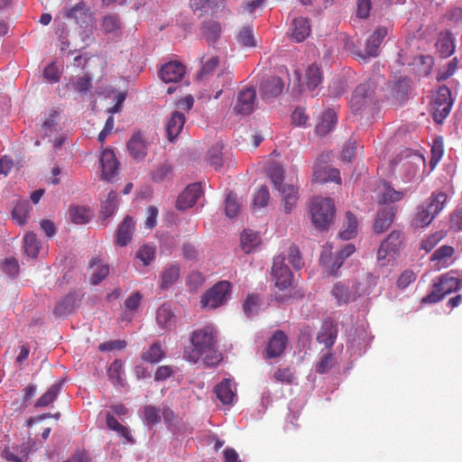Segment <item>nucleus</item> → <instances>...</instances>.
Segmentation results:
<instances>
[{
  "instance_id": "5fc2aeb1",
  "label": "nucleus",
  "mask_w": 462,
  "mask_h": 462,
  "mask_svg": "<svg viewBox=\"0 0 462 462\" xmlns=\"http://www.w3.org/2000/svg\"><path fill=\"white\" fill-rule=\"evenodd\" d=\"M240 209V203L236 195L229 192L225 199V212L228 217H234L237 215Z\"/></svg>"
},
{
  "instance_id": "6e6d98bb",
  "label": "nucleus",
  "mask_w": 462,
  "mask_h": 462,
  "mask_svg": "<svg viewBox=\"0 0 462 462\" xmlns=\"http://www.w3.org/2000/svg\"><path fill=\"white\" fill-rule=\"evenodd\" d=\"M268 175L272 180L273 188L280 190L284 185H282L284 180V170L280 165H274L269 169Z\"/></svg>"
},
{
  "instance_id": "8fccbe9b",
  "label": "nucleus",
  "mask_w": 462,
  "mask_h": 462,
  "mask_svg": "<svg viewBox=\"0 0 462 462\" xmlns=\"http://www.w3.org/2000/svg\"><path fill=\"white\" fill-rule=\"evenodd\" d=\"M61 387L60 383L52 384L36 402V407H45L51 404L58 396Z\"/></svg>"
},
{
  "instance_id": "864d4df0",
  "label": "nucleus",
  "mask_w": 462,
  "mask_h": 462,
  "mask_svg": "<svg viewBox=\"0 0 462 462\" xmlns=\"http://www.w3.org/2000/svg\"><path fill=\"white\" fill-rule=\"evenodd\" d=\"M430 152L431 157L430 160V164L431 168H434L441 160L444 153L443 140L441 137L436 138L433 141Z\"/></svg>"
},
{
  "instance_id": "79ce46f5",
  "label": "nucleus",
  "mask_w": 462,
  "mask_h": 462,
  "mask_svg": "<svg viewBox=\"0 0 462 462\" xmlns=\"http://www.w3.org/2000/svg\"><path fill=\"white\" fill-rule=\"evenodd\" d=\"M165 354L160 342H153L149 348L142 354V358L151 364L159 363Z\"/></svg>"
},
{
  "instance_id": "13d9d810",
  "label": "nucleus",
  "mask_w": 462,
  "mask_h": 462,
  "mask_svg": "<svg viewBox=\"0 0 462 462\" xmlns=\"http://www.w3.org/2000/svg\"><path fill=\"white\" fill-rule=\"evenodd\" d=\"M260 307L259 297L255 294H249L244 304L243 309L247 317H253L258 312Z\"/></svg>"
},
{
  "instance_id": "f8f14e48",
  "label": "nucleus",
  "mask_w": 462,
  "mask_h": 462,
  "mask_svg": "<svg viewBox=\"0 0 462 462\" xmlns=\"http://www.w3.org/2000/svg\"><path fill=\"white\" fill-rule=\"evenodd\" d=\"M99 162L101 168V178L106 181L112 180L119 167V162L117 161L114 151L108 148L105 149L100 155Z\"/></svg>"
},
{
  "instance_id": "37998d69",
  "label": "nucleus",
  "mask_w": 462,
  "mask_h": 462,
  "mask_svg": "<svg viewBox=\"0 0 462 462\" xmlns=\"http://www.w3.org/2000/svg\"><path fill=\"white\" fill-rule=\"evenodd\" d=\"M447 199L448 196L445 192L434 191L424 203L432 209L433 213L439 214L443 209L447 202Z\"/></svg>"
},
{
  "instance_id": "f03ea898",
  "label": "nucleus",
  "mask_w": 462,
  "mask_h": 462,
  "mask_svg": "<svg viewBox=\"0 0 462 462\" xmlns=\"http://www.w3.org/2000/svg\"><path fill=\"white\" fill-rule=\"evenodd\" d=\"M374 83L371 79L360 83L354 90L349 106L354 115L364 116L372 115L377 108V103L374 97Z\"/></svg>"
},
{
  "instance_id": "393cba45",
  "label": "nucleus",
  "mask_w": 462,
  "mask_h": 462,
  "mask_svg": "<svg viewBox=\"0 0 462 462\" xmlns=\"http://www.w3.org/2000/svg\"><path fill=\"white\" fill-rule=\"evenodd\" d=\"M282 195V206L285 213L289 214L296 207L299 196L298 189L293 185H284L279 190Z\"/></svg>"
},
{
  "instance_id": "c9c22d12",
  "label": "nucleus",
  "mask_w": 462,
  "mask_h": 462,
  "mask_svg": "<svg viewBox=\"0 0 462 462\" xmlns=\"http://www.w3.org/2000/svg\"><path fill=\"white\" fill-rule=\"evenodd\" d=\"M331 294L337 300L338 305L347 304L351 300H355L353 291H349V288L342 282H337L333 286Z\"/></svg>"
},
{
  "instance_id": "3c124183",
  "label": "nucleus",
  "mask_w": 462,
  "mask_h": 462,
  "mask_svg": "<svg viewBox=\"0 0 462 462\" xmlns=\"http://www.w3.org/2000/svg\"><path fill=\"white\" fill-rule=\"evenodd\" d=\"M71 220L78 225L86 224L90 219V212L84 207L74 206L69 208Z\"/></svg>"
},
{
  "instance_id": "c756f323",
  "label": "nucleus",
  "mask_w": 462,
  "mask_h": 462,
  "mask_svg": "<svg viewBox=\"0 0 462 462\" xmlns=\"http://www.w3.org/2000/svg\"><path fill=\"white\" fill-rule=\"evenodd\" d=\"M180 277V265L170 264L161 273V288L168 289L175 283Z\"/></svg>"
},
{
  "instance_id": "7c9ffc66",
  "label": "nucleus",
  "mask_w": 462,
  "mask_h": 462,
  "mask_svg": "<svg viewBox=\"0 0 462 462\" xmlns=\"http://www.w3.org/2000/svg\"><path fill=\"white\" fill-rule=\"evenodd\" d=\"M215 393L217 399L223 404H229L232 402L235 393L232 387V382L228 379H225L219 384L215 387Z\"/></svg>"
},
{
  "instance_id": "0eeeda50",
  "label": "nucleus",
  "mask_w": 462,
  "mask_h": 462,
  "mask_svg": "<svg viewBox=\"0 0 462 462\" xmlns=\"http://www.w3.org/2000/svg\"><path fill=\"white\" fill-rule=\"evenodd\" d=\"M453 105L451 90L447 86H441L438 89L431 102V114L437 123L442 121L449 115Z\"/></svg>"
},
{
  "instance_id": "4c0bfd02",
  "label": "nucleus",
  "mask_w": 462,
  "mask_h": 462,
  "mask_svg": "<svg viewBox=\"0 0 462 462\" xmlns=\"http://www.w3.org/2000/svg\"><path fill=\"white\" fill-rule=\"evenodd\" d=\"M156 322L162 329H171L174 326V314L166 307L162 306L157 310Z\"/></svg>"
},
{
  "instance_id": "4d7b16f0",
  "label": "nucleus",
  "mask_w": 462,
  "mask_h": 462,
  "mask_svg": "<svg viewBox=\"0 0 462 462\" xmlns=\"http://www.w3.org/2000/svg\"><path fill=\"white\" fill-rule=\"evenodd\" d=\"M203 60L204 57H201L202 68L198 73V78L200 79H203L204 78L211 75L215 71L219 63L218 57L217 56L211 57L205 62H203Z\"/></svg>"
},
{
  "instance_id": "de8ad7c7",
  "label": "nucleus",
  "mask_w": 462,
  "mask_h": 462,
  "mask_svg": "<svg viewBox=\"0 0 462 462\" xmlns=\"http://www.w3.org/2000/svg\"><path fill=\"white\" fill-rule=\"evenodd\" d=\"M320 262L329 275H337L338 270L342 266L344 260L342 256L337 255L334 260H331L325 253L321 254Z\"/></svg>"
},
{
  "instance_id": "423d86ee",
  "label": "nucleus",
  "mask_w": 462,
  "mask_h": 462,
  "mask_svg": "<svg viewBox=\"0 0 462 462\" xmlns=\"http://www.w3.org/2000/svg\"><path fill=\"white\" fill-rule=\"evenodd\" d=\"M232 285L227 281H220L208 289L201 297L202 309L214 310L223 305L228 299Z\"/></svg>"
},
{
  "instance_id": "dca6fc26",
  "label": "nucleus",
  "mask_w": 462,
  "mask_h": 462,
  "mask_svg": "<svg viewBox=\"0 0 462 462\" xmlns=\"http://www.w3.org/2000/svg\"><path fill=\"white\" fill-rule=\"evenodd\" d=\"M126 146L130 155L135 160H142L147 155L148 143L141 131L134 133Z\"/></svg>"
},
{
  "instance_id": "5701e85b",
  "label": "nucleus",
  "mask_w": 462,
  "mask_h": 462,
  "mask_svg": "<svg viewBox=\"0 0 462 462\" xmlns=\"http://www.w3.org/2000/svg\"><path fill=\"white\" fill-rule=\"evenodd\" d=\"M394 215V208L392 206H383L380 208L374 225V231L376 233L386 231L393 222Z\"/></svg>"
},
{
  "instance_id": "0e129e2a",
  "label": "nucleus",
  "mask_w": 462,
  "mask_h": 462,
  "mask_svg": "<svg viewBox=\"0 0 462 462\" xmlns=\"http://www.w3.org/2000/svg\"><path fill=\"white\" fill-rule=\"evenodd\" d=\"M269 201V190L267 187L261 186L254 193L253 200L254 207H265Z\"/></svg>"
},
{
  "instance_id": "09e8293b",
  "label": "nucleus",
  "mask_w": 462,
  "mask_h": 462,
  "mask_svg": "<svg viewBox=\"0 0 462 462\" xmlns=\"http://www.w3.org/2000/svg\"><path fill=\"white\" fill-rule=\"evenodd\" d=\"M236 40L238 43L244 47H254L256 45V42L253 32V26L245 25L242 27L236 35Z\"/></svg>"
},
{
  "instance_id": "1a4fd4ad",
  "label": "nucleus",
  "mask_w": 462,
  "mask_h": 462,
  "mask_svg": "<svg viewBox=\"0 0 462 462\" xmlns=\"http://www.w3.org/2000/svg\"><path fill=\"white\" fill-rule=\"evenodd\" d=\"M284 261L283 256L274 257L271 273L275 287L282 291L288 290L292 284V273Z\"/></svg>"
},
{
  "instance_id": "680f3d73",
  "label": "nucleus",
  "mask_w": 462,
  "mask_h": 462,
  "mask_svg": "<svg viewBox=\"0 0 462 462\" xmlns=\"http://www.w3.org/2000/svg\"><path fill=\"white\" fill-rule=\"evenodd\" d=\"M273 379L282 383L291 384L293 383L295 376L291 369L290 367H286L277 369L273 374Z\"/></svg>"
},
{
  "instance_id": "412c9836",
  "label": "nucleus",
  "mask_w": 462,
  "mask_h": 462,
  "mask_svg": "<svg viewBox=\"0 0 462 462\" xmlns=\"http://www.w3.org/2000/svg\"><path fill=\"white\" fill-rule=\"evenodd\" d=\"M337 122V119L336 112L331 108L325 110L320 116L316 125V134L321 137L327 135L333 131Z\"/></svg>"
},
{
  "instance_id": "2f4dec72",
  "label": "nucleus",
  "mask_w": 462,
  "mask_h": 462,
  "mask_svg": "<svg viewBox=\"0 0 462 462\" xmlns=\"http://www.w3.org/2000/svg\"><path fill=\"white\" fill-rule=\"evenodd\" d=\"M454 254L455 249L453 246L442 245L434 251L430 256V261L437 262L439 265V268L448 267L449 265L448 260L453 256Z\"/></svg>"
},
{
  "instance_id": "b1692460",
  "label": "nucleus",
  "mask_w": 462,
  "mask_h": 462,
  "mask_svg": "<svg viewBox=\"0 0 462 462\" xmlns=\"http://www.w3.org/2000/svg\"><path fill=\"white\" fill-rule=\"evenodd\" d=\"M375 286V277L372 273H365L360 280L356 282L352 287L354 300L358 297L369 294L373 291Z\"/></svg>"
},
{
  "instance_id": "69168bd1",
  "label": "nucleus",
  "mask_w": 462,
  "mask_h": 462,
  "mask_svg": "<svg viewBox=\"0 0 462 462\" xmlns=\"http://www.w3.org/2000/svg\"><path fill=\"white\" fill-rule=\"evenodd\" d=\"M1 269L11 277H15L19 273V263L15 258H6L1 263Z\"/></svg>"
},
{
  "instance_id": "9b49d317",
  "label": "nucleus",
  "mask_w": 462,
  "mask_h": 462,
  "mask_svg": "<svg viewBox=\"0 0 462 462\" xmlns=\"http://www.w3.org/2000/svg\"><path fill=\"white\" fill-rule=\"evenodd\" d=\"M288 337L282 330H276L269 339L266 349L263 352L265 359L281 356L287 346Z\"/></svg>"
},
{
  "instance_id": "473e14b6",
  "label": "nucleus",
  "mask_w": 462,
  "mask_h": 462,
  "mask_svg": "<svg viewBox=\"0 0 462 462\" xmlns=\"http://www.w3.org/2000/svg\"><path fill=\"white\" fill-rule=\"evenodd\" d=\"M437 215V213L432 212V209H430L428 205L422 203L417 208L414 218L415 224L417 226L425 227L433 221Z\"/></svg>"
},
{
  "instance_id": "39448f33",
  "label": "nucleus",
  "mask_w": 462,
  "mask_h": 462,
  "mask_svg": "<svg viewBox=\"0 0 462 462\" xmlns=\"http://www.w3.org/2000/svg\"><path fill=\"white\" fill-rule=\"evenodd\" d=\"M386 35V27L379 26L365 40L364 50L353 43L349 46V51L354 58L360 60H367L371 58L377 57L379 55L380 46Z\"/></svg>"
},
{
  "instance_id": "a878e982",
  "label": "nucleus",
  "mask_w": 462,
  "mask_h": 462,
  "mask_svg": "<svg viewBox=\"0 0 462 462\" xmlns=\"http://www.w3.org/2000/svg\"><path fill=\"white\" fill-rule=\"evenodd\" d=\"M310 33V25L307 18L298 17L292 22L291 37L297 42H303Z\"/></svg>"
},
{
  "instance_id": "a211bd4d",
  "label": "nucleus",
  "mask_w": 462,
  "mask_h": 462,
  "mask_svg": "<svg viewBox=\"0 0 462 462\" xmlns=\"http://www.w3.org/2000/svg\"><path fill=\"white\" fill-rule=\"evenodd\" d=\"M283 90V81L280 77L270 76L263 79L260 86L263 99L270 100L278 97Z\"/></svg>"
},
{
  "instance_id": "58836bf2",
  "label": "nucleus",
  "mask_w": 462,
  "mask_h": 462,
  "mask_svg": "<svg viewBox=\"0 0 462 462\" xmlns=\"http://www.w3.org/2000/svg\"><path fill=\"white\" fill-rule=\"evenodd\" d=\"M118 195L115 191H110L106 199L101 205V217L104 220L109 218L117 209Z\"/></svg>"
},
{
  "instance_id": "6e6552de",
  "label": "nucleus",
  "mask_w": 462,
  "mask_h": 462,
  "mask_svg": "<svg viewBox=\"0 0 462 462\" xmlns=\"http://www.w3.org/2000/svg\"><path fill=\"white\" fill-rule=\"evenodd\" d=\"M404 235L400 230H393L387 237L381 243L377 251V261L381 265H386L388 261L387 255L397 254L404 244Z\"/></svg>"
},
{
  "instance_id": "49530a36",
  "label": "nucleus",
  "mask_w": 462,
  "mask_h": 462,
  "mask_svg": "<svg viewBox=\"0 0 462 462\" xmlns=\"http://www.w3.org/2000/svg\"><path fill=\"white\" fill-rule=\"evenodd\" d=\"M447 236V232L443 230H439L434 232L425 238H423L420 242V248L424 250L425 252H430L440 241H442Z\"/></svg>"
},
{
  "instance_id": "f257e3e1",
  "label": "nucleus",
  "mask_w": 462,
  "mask_h": 462,
  "mask_svg": "<svg viewBox=\"0 0 462 462\" xmlns=\"http://www.w3.org/2000/svg\"><path fill=\"white\" fill-rule=\"evenodd\" d=\"M190 346L185 350L184 357L192 363L200 358L206 365H214L220 360V354L217 350V337L213 327L206 326L191 332L189 336Z\"/></svg>"
},
{
  "instance_id": "cd10ccee",
  "label": "nucleus",
  "mask_w": 462,
  "mask_h": 462,
  "mask_svg": "<svg viewBox=\"0 0 462 462\" xmlns=\"http://www.w3.org/2000/svg\"><path fill=\"white\" fill-rule=\"evenodd\" d=\"M201 34L208 43H215L221 34L220 23L213 20L204 22L201 25Z\"/></svg>"
},
{
  "instance_id": "7ed1b4c3",
  "label": "nucleus",
  "mask_w": 462,
  "mask_h": 462,
  "mask_svg": "<svg viewBox=\"0 0 462 462\" xmlns=\"http://www.w3.org/2000/svg\"><path fill=\"white\" fill-rule=\"evenodd\" d=\"M432 287V291L422 299V303L439 302L446 295L461 289L462 280L459 279L456 271H449L439 275Z\"/></svg>"
},
{
  "instance_id": "bb28decb",
  "label": "nucleus",
  "mask_w": 462,
  "mask_h": 462,
  "mask_svg": "<svg viewBox=\"0 0 462 462\" xmlns=\"http://www.w3.org/2000/svg\"><path fill=\"white\" fill-rule=\"evenodd\" d=\"M124 375V369H123V363L119 359H116L112 364L109 365L107 369V376L110 382L113 383V385L116 388L120 387L123 388L125 386V382L123 377Z\"/></svg>"
},
{
  "instance_id": "f704fd0d",
  "label": "nucleus",
  "mask_w": 462,
  "mask_h": 462,
  "mask_svg": "<svg viewBox=\"0 0 462 462\" xmlns=\"http://www.w3.org/2000/svg\"><path fill=\"white\" fill-rule=\"evenodd\" d=\"M357 219L349 211L346 213V219L343 223V230L339 233V236L343 240H349L357 234Z\"/></svg>"
},
{
  "instance_id": "20e7f679",
  "label": "nucleus",
  "mask_w": 462,
  "mask_h": 462,
  "mask_svg": "<svg viewBox=\"0 0 462 462\" xmlns=\"http://www.w3.org/2000/svg\"><path fill=\"white\" fill-rule=\"evenodd\" d=\"M310 215L311 223L316 228L328 229L335 215L333 200L329 198H313L310 203Z\"/></svg>"
},
{
  "instance_id": "72a5a7b5",
  "label": "nucleus",
  "mask_w": 462,
  "mask_h": 462,
  "mask_svg": "<svg viewBox=\"0 0 462 462\" xmlns=\"http://www.w3.org/2000/svg\"><path fill=\"white\" fill-rule=\"evenodd\" d=\"M90 267L94 269L91 276V283L94 285L99 284L109 273V266L101 264V260L98 257L91 260Z\"/></svg>"
},
{
  "instance_id": "e433bc0d",
  "label": "nucleus",
  "mask_w": 462,
  "mask_h": 462,
  "mask_svg": "<svg viewBox=\"0 0 462 462\" xmlns=\"http://www.w3.org/2000/svg\"><path fill=\"white\" fill-rule=\"evenodd\" d=\"M41 248V242L36 234L28 232L23 237V250L27 256L36 258Z\"/></svg>"
},
{
  "instance_id": "a18cd8bd",
  "label": "nucleus",
  "mask_w": 462,
  "mask_h": 462,
  "mask_svg": "<svg viewBox=\"0 0 462 462\" xmlns=\"http://www.w3.org/2000/svg\"><path fill=\"white\" fill-rule=\"evenodd\" d=\"M30 210V205L27 201H18L12 211L13 219L19 225H24L27 222Z\"/></svg>"
},
{
  "instance_id": "c03bdc74",
  "label": "nucleus",
  "mask_w": 462,
  "mask_h": 462,
  "mask_svg": "<svg viewBox=\"0 0 462 462\" xmlns=\"http://www.w3.org/2000/svg\"><path fill=\"white\" fill-rule=\"evenodd\" d=\"M106 426L109 430L116 431L120 436L124 437L129 442H134L128 428L119 423L118 420L113 415L107 413L106 416Z\"/></svg>"
},
{
  "instance_id": "2eb2a0df",
  "label": "nucleus",
  "mask_w": 462,
  "mask_h": 462,
  "mask_svg": "<svg viewBox=\"0 0 462 462\" xmlns=\"http://www.w3.org/2000/svg\"><path fill=\"white\" fill-rule=\"evenodd\" d=\"M313 180L320 183L334 181L340 183V172L337 169L325 165L318 159L313 166Z\"/></svg>"
},
{
  "instance_id": "338daca9",
  "label": "nucleus",
  "mask_w": 462,
  "mask_h": 462,
  "mask_svg": "<svg viewBox=\"0 0 462 462\" xmlns=\"http://www.w3.org/2000/svg\"><path fill=\"white\" fill-rule=\"evenodd\" d=\"M457 68V60L456 58L452 59L448 62V64L439 70L437 76L438 81H443L451 77Z\"/></svg>"
},
{
  "instance_id": "ea45409f",
  "label": "nucleus",
  "mask_w": 462,
  "mask_h": 462,
  "mask_svg": "<svg viewBox=\"0 0 462 462\" xmlns=\"http://www.w3.org/2000/svg\"><path fill=\"white\" fill-rule=\"evenodd\" d=\"M436 47L441 56L448 57L450 56L455 50L453 39L450 33H440L437 42Z\"/></svg>"
},
{
  "instance_id": "ddd939ff",
  "label": "nucleus",
  "mask_w": 462,
  "mask_h": 462,
  "mask_svg": "<svg viewBox=\"0 0 462 462\" xmlns=\"http://www.w3.org/2000/svg\"><path fill=\"white\" fill-rule=\"evenodd\" d=\"M202 189L199 183H192L179 195L176 207L180 210H185L195 205L198 199L202 195Z\"/></svg>"
},
{
  "instance_id": "e2e57ef3",
  "label": "nucleus",
  "mask_w": 462,
  "mask_h": 462,
  "mask_svg": "<svg viewBox=\"0 0 462 462\" xmlns=\"http://www.w3.org/2000/svg\"><path fill=\"white\" fill-rule=\"evenodd\" d=\"M144 420L148 425H154L161 421L160 410L152 405H147L143 408Z\"/></svg>"
},
{
  "instance_id": "9d476101",
  "label": "nucleus",
  "mask_w": 462,
  "mask_h": 462,
  "mask_svg": "<svg viewBox=\"0 0 462 462\" xmlns=\"http://www.w3.org/2000/svg\"><path fill=\"white\" fill-rule=\"evenodd\" d=\"M256 92L253 88H246L239 91L234 106L236 114L249 115L255 106Z\"/></svg>"
},
{
  "instance_id": "4be33fe9",
  "label": "nucleus",
  "mask_w": 462,
  "mask_h": 462,
  "mask_svg": "<svg viewBox=\"0 0 462 462\" xmlns=\"http://www.w3.org/2000/svg\"><path fill=\"white\" fill-rule=\"evenodd\" d=\"M186 122L185 115L181 112H172L166 123V133L169 141L173 142L183 129Z\"/></svg>"
},
{
  "instance_id": "c85d7f7f",
  "label": "nucleus",
  "mask_w": 462,
  "mask_h": 462,
  "mask_svg": "<svg viewBox=\"0 0 462 462\" xmlns=\"http://www.w3.org/2000/svg\"><path fill=\"white\" fill-rule=\"evenodd\" d=\"M305 80L309 90H315L323 80L321 68L315 63L310 65L306 69Z\"/></svg>"
},
{
  "instance_id": "6ab92c4d",
  "label": "nucleus",
  "mask_w": 462,
  "mask_h": 462,
  "mask_svg": "<svg viewBox=\"0 0 462 462\" xmlns=\"http://www.w3.org/2000/svg\"><path fill=\"white\" fill-rule=\"evenodd\" d=\"M337 337V326L330 319L322 322L320 330L317 335V341L323 344L326 348H330L335 344Z\"/></svg>"
},
{
  "instance_id": "a19ab883",
  "label": "nucleus",
  "mask_w": 462,
  "mask_h": 462,
  "mask_svg": "<svg viewBox=\"0 0 462 462\" xmlns=\"http://www.w3.org/2000/svg\"><path fill=\"white\" fill-rule=\"evenodd\" d=\"M260 244L258 233L252 230H245L241 235V245L243 250L249 254Z\"/></svg>"
},
{
  "instance_id": "774afa93",
  "label": "nucleus",
  "mask_w": 462,
  "mask_h": 462,
  "mask_svg": "<svg viewBox=\"0 0 462 462\" xmlns=\"http://www.w3.org/2000/svg\"><path fill=\"white\" fill-rule=\"evenodd\" d=\"M44 79L50 83L59 82L60 79V73L55 62L50 63L43 70Z\"/></svg>"
},
{
  "instance_id": "052dcab7",
  "label": "nucleus",
  "mask_w": 462,
  "mask_h": 462,
  "mask_svg": "<svg viewBox=\"0 0 462 462\" xmlns=\"http://www.w3.org/2000/svg\"><path fill=\"white\" fill-rule=\"evenodd\" d=\"M155 248L152 245H144L140 247L136 253V257L140 259L144 265H149L154 259Z\"/></svg>"
},
{
  "instance_id": "f3484780",
  "label": "nucleus",
  "mask_w": 462,
  "mask_h": 462,
  "mask_svg": "<svg viewBox=\"0 0 462 462\" xmlns=\"http://www.w3.org/2000/svg\"><path fill=\"white\" fill-rule=\"evenodd\" d=\"M186 73L185 66L179 61H170L164 64L160 70V78L166 83L178 82Z\"/></svg>"
},
{
  "instance_id": "bf43d9fd",
  "label": "nucleus",
  "mask_w": 462,
  "mask_h": 462,
  "mask_svg": "<svg viewBox=\"0 0 462 462\" xmlns=\"http://www.w3.org/2000/svg\"><path fill=\"white\" fill-rule=\"evenodd\" d=\"M74 299L70 296L65 297L62 300L59 301L54 308V314L56 316H64L73 311Z\"/></svg>"
},
{
  "instance_id": "4468645a",
  "label": "nucleus",
  "mask_w": 462,
  "mask_h": 462,
  "mask_svg": "<svg viewBox=\"0 0 462 462\" xmlns=\"http://www.w3.org/2000/svg\"><path fill=\"white\" fill-rule=\"evenodd\" d=\"M65 17L74 20L80 27H88L93 20L89 7L83 1L68 9Z\"/></svg>"
},
{
  "instance_id": "603ef678",
  "label": "nucleus",
  "mask_w": 462,
  "mask_h": 462,
  "mask_svg": "<svg viewBox=\"0 0 462 462\" xmlns=\"http://www.w3.org/2000/svg\"><path fill=\"white\" fill-rule=\"evenodd\" d=\"M121 27L119 17L116 14H107L101 21V30L108 34L118 31Z\"/></svg>"
},
{
  "instance_id": "aec40b11",
  "label": "nucleus",
  "mask_w": 462,
  "mask_h": 462,
  "mask_svg": "<svg viewBox=\"0 0 462 462\" xmlns=\"http://www.w3.org/2000/svg\"><path fill=\"white\" fill-rule=\"evenodd\" d=\"M135 223L132 217L127 216L120 223L116 233V243L120 246H125L132 239Z\"/></svg>"
}]
</instances>
